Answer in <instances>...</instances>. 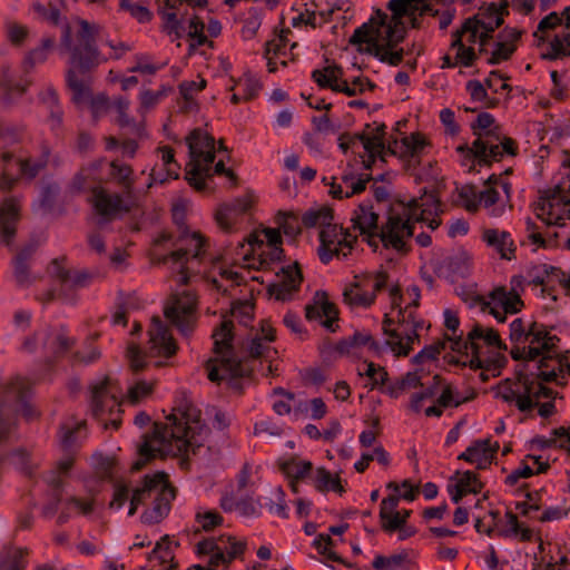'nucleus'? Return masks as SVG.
Returning <instances> with one entry per match:
<instances>
[{
	"mask_svg": "<svg viewBox=\"0 0 570 570\" xmlns=\"http://www.w3.org/2000/svg\"><path fill=\"white\" fill-rule=\"evenodd\" d=\"M334 213L328 206H320L317 208H309L302 216V224L306 228L323 227L333 222Z\"/></svg>",
	"mask_w": 570,
	"mask_h": 570,
	"instance_id": "obj_40",
	"label": "nucleus"
},
{
	"mask_svg": "<svg viewBox=\"0 0 570 570\" xmlns=\"http://www.w3.org/2000/svg\"><path fill=\"white\" fill-rule=\"evenodd\" d=\"M79 29L72 38L69 23L62 26L61 47L70 53V68L67 71V86L72 92V101L77 105L90 104L95 118L100 117L109 108V99L105 95L92 97L88 72L98 65L96 47V28L87 20H78Z\"/></svg>",
	"mask_w": 570,
	"mask_h": 570,
	"instance_id": "obj_1",
	"label": "nucleus"
},
{
	"mask_svg": "<svg viewBox=\"0 0 570 570\" xmlns=\"http://www.w3.org/2000/svg\"><path fill=\"white\" fill-rule=\"evenodd\" d=\"M483 240L500 253L502 258L511 259L514 253L513 240L508 232L498 229H485L482 236Z\"/></svg>",
	"mask_w": 570,
	"mask_h": 570,
	"instance_id": "obj_34",
	"label": "nucleus"
},
{
	"mask_svg": "<svg viewBox=\"0 0 570 570\" xmlns=\"http://www.w3.org/2000/svg\"><path fill=\"white\" fill-rule=\"evenodd\" d=\"M20 217L19 200L10 197L0 205V242L10 245L17 232Z\"/></svg>",
	"mask_w": 570,
	"mask_h": 570,
	"instance_id": "obj_24",
	"label": "nucleus"
},
{
	"mask_svg": "<svg viewBox=\"0 0 570 570\" xmlns=\"http://www.w3.org/2000/svg\"><path fill=\"white\" fill-rule=\"evenodd\" d=\"M55 38L47 37L41 40V46L31 50L24 59V68H33L38 63H42L48 58V51L53 47Z\"/></svg>",
	"mask_w": 570,
	"mask_h": 570,
	"instance_id": "obj_50",
	"label": "nucleus"
},
{
	"mask_svg": "<svg viewBox=\"0 0 570 570\" xmlns=\"http://www.w3.org/2000/svg\"><path fill=\"white\" fill-rule=\"evenodd\" d=\"M13 157V154L10 151L1 153L2 168L0 171V191L11 190L17 183V178L12 177L11 171L9 169V164L12 161Z\"/></svg>",
	"mask_w": 570,
	"mask_h": 570,
	"instance_id": "obj_53",
	"label": "nucleus"
},
{
	"mask_svg": "<svg viewBox=\"0 0 570 570\" xmlns=\"http://www.w3.org/2000/svg\"><path fill=\"white\" fill-rule=\"evenodd\" d=\"M220 371L226 374L224 381L227 382L228 387L240 394L242 379L249 377L253 370L245 362L224 355L220 360Z\"/></svg>",
	"mask_w": 570,
	"mask_h": 570,
	"instance_id": "obj_27",
	"label": "nucleus"
},
{
	"mask_svg": "<svg viewBox=\"0 0 570 570\" xmlns=\"http://www.w3.org/2000/svg\"><path fill=\"white\" fill-rule=\"evenodd\" d=\"M27 553V549L7 548L0 556V570H23L27 564L24 560Z\"/></svg>",
	"mask_w": 570,
	"mask_h": 570,
	"instance_id": "obj_45",
	"label": "nucleus"
},
{
	"mask_svg": "<svg viewBox=\"0 0 570 570\" xmlns=\"http://www.w3.org/2000/svg\"><path fill=\"white\" fill-rule=\"evenodd\" d=\"M164 316L184 336H189L197 322V298L190 292L173 295L164 307Z\"/></svg>",
	"mask_w": 570,
	"mask_h": 570,
	"instance_id": "obj_10",
	"label": "nucleus"
},
{
	"mask_svg": "<svg viewBox=\"0 0 570 570\" xmlns=\"http://www.w3.org/2000/svg\"><path fill=\"white\" fill-rule=\"evenodd\" d=\"M158 13L164 20V31L168 35L174 33L176 39H179L181 37L183 26L181 22L177 19L176 13L174 11L166 10V8L158 9Z\"/></svg>",
	"mask_w": 570,
	"mask_h": 570,
	"instance_id": "obj_58",
	"label": "nucleus"
},
{
	"mask_svg": "<svg viewBox=\"0 0 570 570\" xmlns=\"http://www.w3.org/2000/svg\"><path fill=\"white\" fill-rule=\"evenodd\" d=\"M206 244L207 240L200 233L195 232L189 234L188 232H183L181 236L174 244L177 248L164 257V262L170 261L179 265L183 284H187L189 279L186 273V263L189 257L200 258L205 252L204 248Z\"/></svg>",
	"mask_w": 570,
	"mask_h": 570,
	"instance_id": "obj_14",
	"label": "nucleus"
},
{
	"mask_svg": "<svg viewBox=\"0 0 570 570\" xmlns=\"http://www.w3.org/2000/svg\"><path fill=\"white\" fill-rule=\"evenodd\" d=\"M397 206L391 208L393 215H401L403 219L414 227V222L429 220V216H440L443 213L441 202L435 193H429L425 188L420 197L412 198L407 204L400 202Z\"/></svg>",
	"mask_w": 570,
	"mask_h": 570,
	"instance_id": "obj_13",
	"label": "nucleus"
},
{
	"mask_svg": "<svg viewBox=\"0 0 570 570\" xmlns=\"http://www.w3.org/2000/svg\"><path fill=\"white\" fill-rule=\"evenodd\" d=\"M246 550L245 541H237L232 535H220L219 538H208L197 543V553L199 556H209L206 570H217V567L228 566L238 557H242Z\"/></svg>",
	"mask_w": 570,
	"mask_h": 570,
	"instance_id": "obj_7",
	"label": "nucleus"
},
{
	"mask_svg": "<svg viewBox=\"0 0 570 570\" xmlns=\"http://www.w3.org/2000/svg\"><path fill=\"white\" fill-rule=\"evenodd\" d=\"M110 175L122 186L127 198H130L134 180L131 179L132 169L129 165L112 160L110 164Z\"/></svg>",
	"mask_w": 570,
	"mask_h": 570,
	"instance_id": "obj_46",
	"label": "nucleus"
},
{
	"mask_svg": "<svg viewBox=\"0 0 570 570\" xmlns=\"http://www.w3.org/2000/svg\"><path fill=\"white\" fill-rule=\"evenodd\" d=\"M233 327V322L229 320H225L222 322L220 326L214 331L213 351L215 354H223L224 352L228 353L232 351Z\"/></svg>",
	"mask_w": 570,
	"mask_h": 570,
	"instance_id": "obj_41",
	"label": "nucleus"
},
{
	"mask_svg": "<svg viewBox=\"0 0 570 570\" xmlns=\"http://www.w3.org/2000/svg\"><path fill=\"white\" fill-rule=\"evenodd\" d=\"M363 235L366 236L365 240L374 252H376L379 242H381L386 249L392 248L399 253H407L409 248L405 239L413 236V226L401 215H393L390 210L385 224L380 229Z\"/></svg>",
	"mask_w": 570,
	"mask_h": 570,
	"instance_id": "obj_6",
	"label": "nucleus"
},
{
	"mask_svg": "<svg viewBox=\"0 0 570 570\" xmlns=\"http://www.w3.org/2000/svg\"><path fill=\"white\" fill-rule=\"evenodd\" d=\"M494 117L489 112H480L476 117L475 122L472 124L473 134L478 137H492L495 136L499 139V127L491 128L494 124Z\"/></svg>",
	"mask_w": 570,
	"mask_h": 570,
	"instance_id": "obj_48",
	"label": "nucleus"
},
{
	"mask_svg": "<svg viewBox=\"0 0 570 570\" xmlns=\"http://www.w3.org/2000/svg\"><path fill=\"white\" fill-rule=\"evenodd\" d=\"M114 107L118 114L117 116V124L121 128H129L130 132L134 134L137 137H141L142 135V127L138 125L134 118H130L127 115V110L129 108V101L126 98L119 97L115 100Z\"/></svg>",
	"mask_w": 570,
	"mask_h": 570,
	"instance_id": "obj_43",
	"label": "nucleus"
},
{
	"mask_svg": "<svg viewBox=\"0 0 570 570\" xmlns=\"http://www.w3.org/2000/svg\"><path fill=\"white\" fill-rule=\"evenodd\" d=\"M394 323L395 321L385 314L382 323L383 333L392 338L385 341V345L390 346L397 355L407 356L412 351V344L414 341H419V333H415V327L391 330V326L394 325Z\"/></svg>",
	"mask_w": 570,
	"mask_h": 570,
	"instance_id": "obj_23",
	"label": "nucleus"
},
{
	"mask_svg": "<svg viewBox=\"0 0 570 570\" xmlns=\"http://www.w3.org/2000/svg\"><path fill=\"white\" fill-rule=\"evenodd\" d=\"M167 481V473L158 471L154 474H146L142 479V485L132 491L131 498H139V504L157 492L163 482Z\"/></svg>",
	"mask_w": 570,
	"mask_h": 570,
	"instance_id": "obj_39",
	"label": "nucleus"
},
{
	"mask_svg": "<svg viewBox=\"0 0 570 570\" xmlns=\"http://www.w3.org/2000/svg\"><path fill=\"white\" fill-rule=\"evenodd\" d=\"M469 340L470 341H476V340H483L487 345L489 346H495L499 350H507L505 343L501 340L498 331L494 328H484L480 324H474L473 328L469 332Z\"/></svg>",
	"mask_w": 570,
	"mask_h": 570,
	"instance_id": "obj_47",
	"label": "nucleus"
},
{
	"mask_svg": "<svg viewBox=\"0 0 570 570\" xmlns=\"http://www.w3.org/2000/svg\"><path fill=\"white\" fill-rule=\"evenodd\" d=\"M491 446H493V443H491L490 439L475 440L471 443L470 446L466 448V450L464 452H462L458 456V460H463L469 463H474Z\"/></svg>",
	"mask_w": 570,
	"mask_h": 570,
	"instance_id": "obj_51",
	"label": "nucleus"
},
{
	"mask_svg": "<svg viewBox=\"0 0 570 570\" xmlns=\"http://www.w3.org/2000/svg\"><path fill=\"white\" fill-rule=\"evenodd\" d=\"M120 402L118 401L116 394L111 389V381L108 377H105L99 383L92 385L91 387V413L94 417L99 420L104 428H108V422L114 426V429H118L120 425V420L114 417V411L117 409L119 413Z\"/></svg>",
	"mask_w": 570,
	"mask_h": 570,
	"instance_id": "obj_12",
	"label": "nucleus"
},
{
	"mask_svg": "<svg viewBox=\"0 0 570 570\" xmlns=\"http://www.w3.org/2000/svg\"><path fill=\"white\" fill-rule=\"evenodd\" d=\"M24 135L23 126H13L8 124H0V139L4 144L12 145L20 142Z\"/></svg>",
	"mask_w": 570,
	"mask_h": 570,
	"instance_id": "obj_61",
	"label": "nucleus"
},
{
	"mask_svg": "<svg viewBox=\"0 0 570 570\" xmlns=\"http://www.w3.org/2000/svg\"><path fill=\"white\" fill-rule=\"evenodd\" d=\"M200 412L191 405H186L181 412V417L175 414L167 416L168 423H154V430L150 434H144L142 443L138 446V459L132 463L131 471L138 472L142 470L150 461L157 456H164L163 446L170 444L173 440L177 442V451L179 453H196L200 446H194L188 436L189 423H198Z\"/></svg>",
	"mask_w": 570,
	"mask_h": 570,
	"instance_id": "obj_2",
	"label": "nucleus"
},
{
	"mask_svg": "<svg viewBox=\"0 0 570 570\" xmlns=\"http://www.w3.org/2000/svg\"><path fill=\"white\" fill-rule=\"evenodd\" d=\"M50 148L48 145H41V155L38 159L32 161L31 159H20L19 167L20 173L28 177L29 179H33L47 165L49 161Z\"/></svg>",
	"mask_w": 570,
	"mask_h": 570,
	"instance_id": "obj_42",
	"label": "nucleus"
},
{
	"mask_svg": "<svg viewBox=\"0 0 570 570\" xmlns=\"http://www.w3.org/2000/svg\"><path fill=\"white\" fill-rule=\"evenodd\" d=\"M441 376L436 374L433 376V384L431 386L424 389L422 392L414 393L411 396V410L414 411L415 413H419L422 409V402L425 400H430L435 395L436 389L441 384Z\"/></svg>",
	"mask_w": 570,
	"mask_h": 570,
	"instance_id": "obj_55",
	"label": "nucleus"
},
{
	"mask_svg": "<svg viewBox=\"0 0 570 570\" xmlns=\"http://www.w3.org/2000/svg\"><path fill=\"white\" fill-rule=\"evenodd\" d=\"M518 400L517 407L520 412H528L538 405L535 391L538 382L534 376L521 375V381H515Z\"/></svg>",
	"mask_w": 570,
	"mask_h": 570,
	"instance_id": "obj_31",
	"label": "nucleus"
},
{
	"mask_svg": "<svg viewBox=\"0 0 570 570\" xmlns=\"http://www.w3.org/2000/svg\"><path fill=\"white\" fill-rule=\"evenodd\" d=\"M537 217L547 225L563 226L570 219V190L561 185L543 190L535 206Z\"/></svg>",
	"mask_w": 570,
	"mask_h": 570,
	"instance_id": "obj_9",
	"label": "nucleus"
},
{
	"mask_svg": "<svg viewBox=\"0 0 570 570\" xmlns=\"http://www.w3.org/2000/svg\"><path fill=\"white\" fill-rule=\"evenodd\" d=\"M66 257L52 259L49 272L59 283V298L62 303L75 304L76 291L89 286L98 275L88 269H69L65 266Z\"/></svg>",
	"mask_w": 570,
	"mask_h": 570,
	"instance_id": "obj_8",
	"label": "nucleus"
},
{
	"mask_svg": "<svg viewBox=\"0 0 570 570\" xmlns=\"http://www.w3.org/2000/svg\"><path fill=\"white\" fill-rule=\"evenodd\" d=\"M564 42L561 40L559 35H556L553 39L549 43V49L547 52L541 53V58L543 60L553 61L560 59L562 57L570 56V51L564 47Z\"/></svg>",
	"mask_w": 570,
	"mask_h": 570,
	"instance_id": "obj_60",
	"label": "nucleus"
},
{
	"mask_svg": "<svg viewBox=\"0 0 570 570\" xmlns=\"http://www.w3.org/2000/svg\"><path fill=\"white\" fill-rule=\"evenodd\" d=\"M37 246L33 243L26 245L13 258V277L19 287H29L39 279L33 275L29 267Z\"/></svg>",
	"mask_w": 570,
	"mask_h": 570,
	"instance_id": "obj_25",
	"label": "nucleus"
},
{
	"mask_svg": "<svg viewBox=\"0 0 570 570\" xmlns=\"http://www.w3.org/2000/svg\"><path fill=\"white\" fill-rule=\"evenodd\" d=\"M387 273L379 272L374 281L365 278L363 281L354 282L350 287H346L343 292L344 303L355 307H368L371 306L376 297V293L386 286Z\"/></svg>",
	"mask_w": 570,
	"mask_h": 570,
	"instance_id": "obj_17",
	"label": "nucleus"
},
{
	"mask_svg": "<svg viewBox=\"0 0 570 570\" xmlns=\"http://www.w3.org/2000/svg\"><path fill=\"white\" fill-rule=\"evenodd\" d=\"M430 145L426 137L421 132H413L401 140L402 155L419 158L424 148Z\"/></svg>",
	"mask_w": 570,
	"mask_h": 570,
	"instance_id": "obj_44",
	"label": "nucleus"
},
{
	"mask_svg": "<svg viewBox=\"0 0 570 570\" xmlns=\"http://www.w3.org/2000/svg\"><path fill=\"white\" fill-rule=\"evenodd\" d=\"M508 1L502 0L500 7L494 2L490 3L482 13H479V29L483 31L479 35V53H485V46L492 39L495 29L503 24V16L509 14Z\"/></svg>",
	"mask_w": 570,
	"mask_h": 570,
	"instance_id": "obj_21",
	"label": "nucleus"
},
{
	"mask_svg": "<svg viewBox=\"0 0 570 570\" xmlns=\"http://www.w3.org/2000/svg\"><path fill=\"white\" fill-rule=\"evenodd\" d=\"M343 69L338 65L327 66L324 69H315L312 72V79L320 88H330L335 92H343L348 97L364 92V80L361 77L353 79L350 85L346 80H342Z\"/></svg>",
	"mask_w": 570,
	"mask_h": 570,
	"instance_id": "obj_18",
	"label": "nucleus"
},
{
	"mask_svg": "<svg viewBox=\"0 0 570 570\" xmlns=\"http://www.w3.org/2000/svg\"><path fill=\"white\" fill-rule=\"evenodd\" d=\"M119 8L136 19L139 23H146L151 20V11L142 4L134 3L132 0H120Z\"/></svg>",
	"mask_w": 570,
	"mask_h": 570,
	"instance_id": "obj_52",
	"label": "nucleus"
},
{
	"mask_svg": "<svg viewBox=\"0 0 570 570\" xmlns=\"http://www.w3.org/2000/svg\"><path fill=\"white\" fill-rule=\"evenodd\" d=\"M407 559L406 553L393 554L390 557L376 556L373 560L372 567L375 570H395L401 567Z\"/></svg>",
	"mask_w": 570,
	"mask_h": 570,
	"instance_id": "obj_57",
	"label": "nucleus"
},
{
	"mask_svg": "<svg viewBox=\"0 0 570 570\" xmlns=\"http://www.w3.org/2000/svg\"><path fill=\"white\" fill-rule=\"evenodd\" d=\"M277 276L279 277V281L277 283L269 284L267 292L277 301H289L292 295L299 289L303 282L299 264L295 262L293 265L282 267L281 272L277 273Z\"/></svg>",
	"mask_w": 570,
	"mask_h": 570,
	"instance_id": "obj_19",
	"label": "nucleus"
},
{
	"mask_svg": "<svg viewBox=\"0 0 570 570\" xmlns=\"http://www.w3.org/2000/svg\"><path fill=\"white\" fill-rule=\"evenodd\" d=\"M406 0H390L387 9L391 10L392 16L389 17L381 9H376L374 14L364 22L362 26L356 28L350 38V43L353 46L362 45L372 37L380 39L381 33L384 29H400L404 27L403 18L409 14V8L404 6Z\"/></svg>",
	"mask_w": 570,
	"mask_h": 570,
	"instance_id": "obj_5",
	"label": "nucleus"
},
{
	"mask_svg": "<svg viewBox=\"0 0 570 570\" xmlns=\"http://www.w3.org/2000/svg\"><path fill=\"white\" fill-rule=\"evenodd\" d=\"M31 382L21 376L14 377L3 390L0 399V409L12 407L14 412L11 419V430L14 426L16 415L19 411L27 420H32L36 416V412L32 406L28 403V397L31 392Z\"/></svg>",
	"mask_w": 570,
	"mask_h": 570,
	"instance_id": "obj_15",
	"label": "nucleus"
},
{
	"mask_svg": "<svg viewBox=\"0 0 570 570\" xmlns=\"http://www.w3.org/2000/svg\"><path fill=\"white\" fill-rule=\"evenodd\" d=\"M468 150L478 160L479 165H490L492 160H500L503 156L500 145L481 137H478Z\"/></svg>",
	"mask_w": 570,
	"mask_h": 570,
	"instance_id": "obj_33",
	"label": "nucleus"
},
{
	"mask_svg": "<svg viewBox=\"0 0 570 570\" xmlns=\"http://www.w3.org/2000/svg\"><path fill=\"white\" fill-rule=\"evenodd\" d=\"M33 10L38 14V17L47 21L53 26H58L61 20V13L57 6L49 2L48 4H42L40 2L33 3Z\"/></svg>",
	"mask_w": 570,
	"mask_h": 570,
	"instance_id": "obj_56",
	"label": "nucleus"
},
{
	"mask_svg": "<svg viewBox=\"0 0 570 570\" xmlns=\"http://www.w3.org/2000/svg\"><path fill=\"white\" fill-rule=\"evenodd\" d=\"M175 497L176 490L167 479V481L163 482L155 493L151 508L141 513V522L151 525L163 521L168 515L171 509V501Z\"/></svg>",
	"mask_w": 570,
	"mask_h": 570,
	"instance_id": "obj_22",
	"label": "nucleus"
},
{
	"mask_svg": "<svg viewBox=\"0 0 570 570\" xmlns=\"http://www.w3.org/2000/svg\"><path fill=\"white\" fill-rule=\"evenodd\" d=\"M39 100L49 111L48 121L51 129L58 134L62 128L63 111L59 105L57 91L49 86L39 94Z\"/></svg>",
	"mask_w": 570,
	"mask_h": 570,
	"instance_id": "obj_32",
	"label": "nucleus"
},
{
	"mask_svg": "<svg viewBox=\"0 0 570 570\" xmlns=\"http://www.w3.org/2000/svg\"><path fill=\"white\" fill-rule=\"evenodd\" d=\"M86 438V421L78 422L75 425L62 424L60 428V445L66 452L73 453Z\"/></svg>",
	"mask_w": 570,
	"mask_h": 570,
	"instance_id": "obj_30",
	"label": "nucleus"
},
{
	"mask_svg": "<svg viewBox=\"0 0 570 570\" xmlns=\"http://www.w3.org/2000/svg\"><path fill=\"white\" fill-rule=\"evenodd\" d=\"M314 547L317 551L326 557V559L335 562L343 563L348 568H355V564L346 562L342 557H340L335 551L331 550V547L334 544V540L330 534H320L313 542Z\"/></svg>",
	"mask_w": 570,
	"mask_h": 570,
	"instance_id": "obj_49",
	"label": "nucleus"
},
{
	"mask_svg": "<svg viewBox=\"0 0 570 570\" xmlns=\"http://www.w3.org/2000/svg\"><path fill=\"white\" fill-rule=\"evenodd\" d=\"M364 43H367V47L364 50V52L374 56L382 62L389 63L391 66H399L403 61V48L390 49L387 47H384V43L377 37L366 39Z\"/></svg>",
	"mask_w": 570,
	"mask_h": 570,
	"instance_id": "obj_29",
	"label": "nucleus"
},
{
	"mask_svg": "<svg viewBox=\"0 0 570 570\" xmlns=\"http://www.w3.org/2000/svg\"><path fill=\"white\" fill-rule=\"evenodd\" d=\"M522 32L513 28H505L499 35V41L488 59L491 66L499 65L501 61L509 60L517 50L515 42L521 38Z\"/></svg>",
	"mask_w": 570,
	"mask_h": 570,
	"instance_id": "obj_28",
	"label": "nucleus"
},
{
	"mask_svg": "<svg viewBox=\"0 0 570 570\" xmlns=\"http://www.w3.org/2000/svg\"><path fill=\"white\" fill-rule=\"evenodd\" d=\"M206 87V80L202 79L199 82L196 81H183L179 85V92L186 101V108L191 109V106L195 105L193 100V95L195 92L202 91Z\"/></svg>",
	"mask_w": 570,
	"mask_h": 570,
	"instance_id": "obj_62",
	"label": "nucleus"
},
{
	"mask_svg": "<svg viewBox=\"0 0 570 570\" xmlns=\"http://www.w3.org/2000/svg\"><path fill=\"white\" fill-rule=\"evenodd\" d=\"M509 330V338L513 344L510 351L512 360L531 362L546 353L541 345L547 335V325L535 321L525 324L523 318L518 317L510 323Z\"/></svg>",
	"mask_w": 570,
	"mask_h": 570,
	"instance_id": "obj_4",
	"label": "nucleus"
},
{
	"mask_svg": "<svg viewBox=\"0 0 570 570\" xmlns=\"http://www.w3.org/2000/svg\"><path fill=\"white\" fill-rule=\"evenodd\" d=\"M89 202L104 222H111L122 214H128L134 207V204L120 194H111L101 186L91 188Z\"/></svg>",
	"mask_w": 570,
	"mask_h": 570,
	"instance_id": "obj_16",
	"label": "nucleus"
},
{
	"mask_svg": "<svg viewBox=\"0 0 570 570\" xmlns=\"http://www.w3.org/2000/svg\"><path fill=\"white\" fill-rule=\"evenodd\" d=\"M406 27H401L400 29H384V32L381 33L380 40L384 43V47L390 49H395L399 43L403 42L406 37Z\"/></svg>",
	"mask_w": 570,
	"mask_h": 570,
	"instance_id": "obj_63",
	"label": "nucleus"
},
{
	"mask_svg": "<svg viewBox=\"0 0 570 570\" xmlns=\"http://www.w3.org/2000/svg\"><path fill=\"white\" fill-rule=\"evenodd\" d=\"M277 222L287 236L296 237L302 232L298 218L294 214L279 213Z\"/></svg>",
	"mask_w": 570,
	"mask_h": 570,
	"instance_id": "obj_59",
	"label": "nucleus"
},
{
	"mask_svg": "<svg viewBox=\"0 0 570 570\" xmlns=\"http://www.w3.org/2000/svg\"><path fill=\"white\" fill-rule=\"evenodd\" d=\"M352 222L353 227L357 228L361 234L379 229V215L373 210V205L370 202L362 203L358 206L354 212Z\"/></svg>",
	"mask_w": 570,
	"mask_h": 570,
	"instance_id": "obj_35",
	"label": "nucleus"
},
{
	"mask_svg": "<svg viewBox=\"0 0 570 570\" xmlns=\"http://www.w3.org/2000/svg\"><path fill=\"white\" fill-rule=\"evenodd\" d=\"M41 340L45 351L55 358L63 356L76 343L63 326L49 328Z\"/></svg>",
	"mask_w": 570,
	"mask_h": 570,
	"instance_id": "obj_26",
	"label": "nucleus"
},
{
	"mask_svg": "<svg viewBox=\"0 0 570 570\" xmlns=\"http://www.w3.org/2000/svg\"><path fill=\"white\" fill-rule=\"evenodd\" d=\"M318 237L321 243L318 256L323 264H328L334 256L347 257L357 240L348 229H344L333 222L322 227Z\"/></svg>",
	"mask_w": 570,
	"mask_h": 570,
	"instance_id": "obj_11",
	"label": "nucleus"
},
{
	"mask_svg": "<svg viewBox=\"0 0 570 570\" xmlns=\"http://www.w3.org/2000/svg\"><path fill=\"white\" fill-rule=\"evenodd\" d=\"M309 461H287L282 464V471L291 479L299 481L304 479L312 470Z\"/></svg>",
	"mask_w": 570,
	"mask_h": 570,
	"instance_id": "obj_54",
	"label": "nucleus"
},
{
	"mask_svg": "<svg viewBox=\"0 0 570 570\" xmlns=\"http://www.w3.org/2000/svg\"><path fill=\"white\" fill-rule=\"evenodd\" d=\"M148 335L153 355L170 358L177 353L178 345L159 316L151 317Z\"/></svg>",
	"mask_w": 570,
	"mask_h": 570,
	"instance_id": "obj_20",
	"label": "nucleus"
},
{
	"mask_svg": "<svg viewBox=\"0 0 570 570\" xmlns=\"http://www.w3.org/2000/svg\"><path fill=\"white\" fill-rule=\"evenodd\" d=\"M190 161L186 165L185 179L197 191H204L206 184L200 176H210L215 160V138L202 128H195L186 137Z\"/></svg>",
	"mask_w": 570,
	"mask_h": 570,
	"instance_id": "obj_3",
	"label": "nucleus"
},
{
	"mask_svg": "<svg viewBox=\"0 0 570 570\" xmlns=\"http://www.w3.org/2000/svg\"><path fill=\"white\" fill-rule=\"evenodd\" d=\"M367 345L374 352L380 351V344L367 332H355L348 338L342 340L336 344V351L341 354H348L354 347Z\"/></svg>",
	"mask_w": 570,
	"mask_h": 570,
	"instance_id": "obj_37",
	"label": "nucleus"
},
{
	"mask_svg": "<svg viewBox=\"0 0 570 570\" xmlns=\"http://www.w3.org/2000/svg\"><path fill=\"white\" fill-rule=\"evenodd\" d=\"M30 86V81H26L24 85L14 83L9 75V68H2V75L0 78V87L2 89L1 99L6 105H12L20 99Z\"/></svg>",
	"mask_w": 570,
	"mask_h": 570,
	"instance_id": "obj_36",
	"label": "nucleus"
},
{
	"mask_svg": "<svg viewBox=\"0 0 570 570\" xmlns=\"http://www.w3.org/2000/svg\"><path fill=\"white\" fill-rule=\"evenodd\" d=\"M196 521L204 531H210L223 523V517L216 511L197 512Z\"/></svg>",
	"mask_w": 570,
	"mask_h": 570,
	"instance_id": "obj_64",
	"label": "nucleus"
},
{
	"mask_svg": "<svg viewBox=\"0 0 570 570\" xmlns=\"http://www.w3.org/2000/svg\"><path fill=\"white\" fill-rule=\"evenodd\" d=\"M356 140L363 144L365 151L372 158V163H375L376 155L380 156L381 160H385V144L382 140V136H371L366 130H363L362 132L350 135V141L354 144Z\"/></svg>",
	"mask_w": 570,
	"mask_h": 570,
	"instance_id": "obj_38",
	"label": "nucleus"
}]
</instances>
